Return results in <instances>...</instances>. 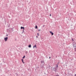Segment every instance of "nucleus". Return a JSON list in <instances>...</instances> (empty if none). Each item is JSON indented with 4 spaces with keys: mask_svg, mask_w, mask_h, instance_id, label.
Wrapping results in <instances>:
<instances>
[{
    "mask_svg": "<svg viewBox=\"0 0 76 76\" xmlns=\"http://www.w3.org/2000/svg\"><path fill=\"white\" fill-rule=\"evenodd\" d=\"M37 28H38V27L37 26H36L35 28L37 29Z\"/></svg>",
    "mask_w": 76,
    "mask_h": 76,
    "instance_id": "obj_5",
    "label": "nucleus"
},
{
    "mask_svg": "<svg viewBox=\"0 0 76 76\" xmlns=\"http://www.w3.org/2000/svg\"><path fill=\"white\" fill-rule=\"evenodd\" d=\"M23 32H24V30H23Z\"/></svg>",
    "mask_w": 76,
    "mask_h": 76,
    "instance_id": "obj_15",
    "label": "nucleus"
},
{
    "mask_svg": "<svg viewBox=\"0 0 76 76\" xmlns=\"http://www.w3.org/2000/svg\"><path fill=\"white\" fill-rule=\"evenodd\" d=\"M57 67H58V65H57Z\"/></svg>",
    "mask_w": 76,
    "mask_h": 76,
    "instance_id": "obj_13",
    "label": "nucleus"
},
{
    "mask_svg": "<svg viewBox=\"0 0 76 76\" xmlns=\"http://www.w3.org/2000/svg\"><path fill=\"white\" fill-rule=\"evenodd\" d=\"M51 14H50V16H51Z\"/></svg>",
    "mask_w": 76,
    "mask_h": 76,
    "instance_id": "obj_14",
    "label": "nucleus"
},
{
    "mask_svg": "<svg viewBox=\"0 0 76 76\" xmlns=\"http://www.w3.org/2000/svg\"><path fill=\"white\" fill-rule=\"evenodd\" d=\"M35 47V48H37V46H36V45H35L34 46Z\"/></svg>",
    "mask_w": 76,
    "mask_h": 76,
    "instance_id": "obj_9",
    "label": "nucleus"
},
{
    "mask_svg": "<svg viewBox=\"0 0 76 76\" xmlns=\"http://www.w3.org/2000/svg\"><path fill=\"white\" fill-rule=\"evenodd\" d=\"M43 27H44V25L43 26Z\"/></svg>",
    "mask_w": 76,
    "mask_h": 76,
    "instance_id": "obj_19",
    "label": "nucleus"
},
{
    "mask_svg": "<svg viewBox=\"0 0 76 76\" xmlns=\"http://www.w3.org/2000/svg\"><path fill=\"white\" fill-rule=\"evenodd\" d=\"M72 41H74V40H73V39H72Z\"/></svg>",
    "mask_w": 76,
    "mask_h": 76,
    "instance_id": "obj_20",
    "label": "nucleus"
},
{
    "mask_svg": "<svg viewBox=\"0 0 76 76\" xmlns=\"http://www.w3.org/2000/svg\"><path fill=\"white\" fill-rule=\"evenodd\" d=\"M50 57H49V58H50Z\"/></svg>",
    "mask_w": 76,
    "mask_h": 76,
    "instance_id": "obj_16",
    "label": "nucleus"
},
{
    "mask_svg": "<svg viewBox=\"0 0 76 76\" xmlns=\"http://www.w3.org/2000/svg\"><path fill=\"white\" fill-rule=\"evenodd\" d=\"M36 37H37V38H38V37L36 36Z\"/></svg>",
    "mask_w": 76,
    "mask_h": 76,
    "instance_id": "obj_17",
    "label": "nucleus"
},
{
    "mask_svg": "<svg viewBox=\"0 0 76 76\" xmlns=\"http://www.w3.org/2000/svg\"><path fill=\"white\" fill-rule=\"evenodd\" d=\"M75 51H76V47L75 48Z\"/></svg>",
    "mask_w": 76,
    "mask_h": 76,
    "instance_id": "obj_8",
    "label": "nucleus"
},
{
    "mask_svg": "<svg viewBox=\"0 0 76 76\" xmlns=\"http://www.w3.org/2000/svg\"><path fill=\"white\" fill-rule=\"evenodd\" d=\"M21 60L22 61L23 63L24 64H25V63L23 62V59H22Z\"/></svg>",
    "mask_w": 76,
    "mask_h": 76,
    "instance_id": "obj_6",
    "label": "nucleus"
},
{
    "mask_svg": "<svg viewBox=\"0 0 76 76\" xmlns=\"http://www.w3.org/2000/svg\"><path fill=\"white\" fill-rule=\"evenodd\" d=\"M7 36H8V35H7Z\"/></svg>",
    "mask_w": 76,
    "mask_h": 76,
    "instance_id": "obj_21",
    "label": "nucleus"
},
{
    "mask_svg": "<svg viewBox=\"0 0 76 76\" xmlns=\"http://www.w3.org/2000/svg\"><path fill=\"white\" fill-rule=\"evenodd\" d=\"M28 47H29V48H31V45H29L28 46Z\"/></svg>",
    "mask_w": 76,
    "mask_h": 76,
    "instance_id": "obj_4",
    "label": "nucleus"
},
{
    "mask_svg": "<svg viewBox=\"0 0 76 76\" xmlns=\"http://www.w3.org/2000/svg\"><path fill=\"white\" fill-rule=\"evenodd\" d=\"M25 56H24L23 57V58H25Z\"/></svg>",
    "mask_w": 76,
    "mask_h": 76,
    "instance_id": "obj_7",
    "label": "nucleus"
},
{
    "mask_svg": "<svg viewBox=\"0 0 76 76\" xmlns=\"http://www.w3.org/2000/svg\"><path fill=\"white\" fill-rule=\"evenodd\" d=\"M50 34H51L52 35H54V33H53L52 32H51V31H50Z\"/></svg>",
    "mask_w": 76,
    "mask_h": 76,
    "instance_id": "obj_3",
    "label": "nucleus"
},
{
    "mask_svg": "<svg viewBox=\"0 0 76 76\" xmlns=\"http://www.w3.org/2000/svg\"><path fill=\"white\" fill-rule=\"evenodd\" d=\"M7 39H8V38L7 37L5 38L4 39L5 41H7Z\"/></svg>",
    "mask_w": 76,
    "mask_h": 76,
    "instance_id": "obj_1",
    "label": "nucleus"
},
{
    "mask_svg": "<svg viewBox=\"0 0 76 76\" xmlns=\"http://www.w3.org/2000/svg\"><path fill=\"white\" fill-rule=\"evenodd\" d=\"M21 29H23V30H24L25 29V27H21Z\"/></svg>",
    "mask_w": 76,
    "mask_h": 76,
    "instance_id": "obj_2",
    "label": "nucleus"
},
{
    "mask_svg": "<svg viewBox=\"0 0 76 76\" xmlns=\"http://www.w3.org/2000/svg\"><path fill=\"white\" fill-rule=\"evenodd\" d=\"M37 35H38V36H39V34L37 33Z\"/></svg>",
    "mask_w": 76,
    "mask_h": 76,
    "instance_id": "obj_11",
    "label": "nucleus"
},
{
    "mask_svg": "<svg viewBox=\"0 0 76 76\" xmlns=\"http://www.w3.org/2000/svg\"><path fill=\"white\" fill-rule=\"evenodd\" d=\"M33 48H35V46H33Z\"/></svg>",
    "mask_w": 76,
    "mask_h": 76,
    "instance_id": "obj_12",
    "label": "nucleus"
},
{
    "mask_svg": "<svg viewBox=\"0 0 76 76\" xmlns=\"http://www.w3.org/2000/svg\"><path fill=\"white\" fill-rule=\"evenodd\" d=\"M38 31H41V30H38Z\"/></svg>",
    "mask_w": 76,
    "mask_h": 76,
    "instance_id": "obj_10",
    "label": "nucleus"
},
{
    "mask_svg": "<svg viewBox=\"0 0 76 76\" xmlns=\"http://www.w3.org/2000/svg\"><path fill=\"white\" fill-rule=\"evenodd\" d=\"M75 76H76V74H75Z\"/></svg>",
    "mask_w": 76,
    "mask_h": 76,
    "instance_id": "obj_18",
    "label": "nucleus"
}]
</instances>
